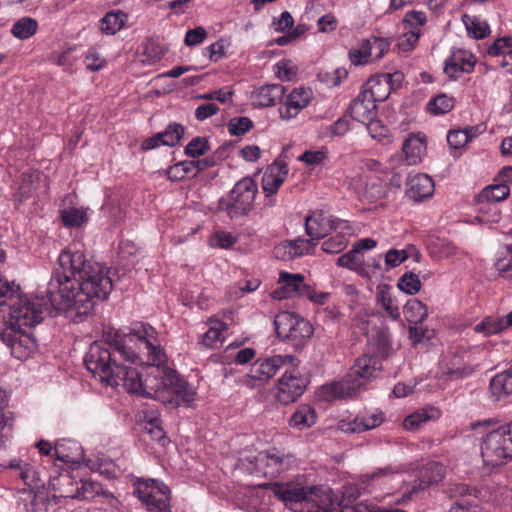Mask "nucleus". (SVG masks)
Listing matches in <instances>:
<instances>
[{
    "mask_svg": "<svg viewBox=\"0 0 512 512\" xmlns=\"http://www.w3.org/2000/svg\"><path fill=\"white\" fill-rule=\"evenodd\" d=\"M426 149L427 146L423 136L409 135L402 145L404 164L407 166L419 164L426 153Z\"/></svg>",
    "mask_w": 512,
    "mask_h": 512,
    "instance_id": "25",
    "label": "nucleus"
},
{
    "mask_svg": "<svg viewBox=\"0 0 512 512\" xmlns=\"http://www.w3.org/2000/svg\"><path fill=\"white\" fill-rule=\"evenodd\" d=\"M418 30H405L403 35L398 40V46L403 51H410L414 48L420 37Z\"/></svg>",
    "mask_w": 512,
    "mask_h": 512,
    "instance_id": "63",
    "label": "nucleus"
},
{
    "mask_svg": "<svg viewBox=\"0 0 512 512\" xmlns=\"http://www.w3.org/2000/svg\"><path fill=\"white\" fill-rule=\"evenodd\" d=\"M382 369L381 359L377 355L363 354L358 357L350 369L348 377L365 384L377 377Z\"/></svg>",
    "mask_w": 512,
    "mask_h": 512,
    "instance_id": "16",
    "label": "nucleus"
},
{
    "mask_svg": "<svg viewBox=\"0 0 512 512\" xmlns=\"http://www.w3.org/2000/svg\"><path fill=\"white\" fill-rule=\"evenodd\" d=\"M128 20V15L121 11H111L101 19V31L107 35H114L120 31Z\"/></svg>",
    "mask_w": 512,
    "mask_h": 512,
    "instance_id": "34",
    "label": "nucleus"
},
{
    "mask_svg": "<svg viewBox=\"0 0 512 512\" xmlns=\"http://www.w3.org/2000/svg\"><path fill=\"white\" fill-rule=\"evenodd\" d=\"M133 494L149 512H171L170 489L157 479L138 478Z\"/></svg>",
    "mask_w": 512,
    "mask_h": 512,
    "instance_id": "5",
    "label": "nucleus"
},
{
    "mask_svg": "<svg viewBox=\"0 0 512 512\" xmlns=\"http://www.w3.org/2000/svg\"><path fill=\"white\" fill-rule=\"evenodd\" d=\"M395 477V472L391 468H380L377 471L364 476L363 483L376 482L378 485L386 484L389 480Z\"/></svg>",
    "mask_w": 512,
    "mask_h": 512,
    "instance_id": "61",
    "label": "nucleus"
},
{
    "mask_svg": "<svg viewBox=\"0 0 512 512\" xmlns=\"http://www.w3.org/2000/svg\"><path fill=\"white\" fill-rule=\"evenodd\" d=\"M19 291V286L15 284L14 281H9L2 275H0V298H5L4 301L0 303V312L6 313L7 302L12 301L11 298H17Z\"/></svg>",
    "mask_w": 512,
    "mask_h": 512,
    "instance_id": "45",
    "label": "nucleus"
},
{
    "mask_svg": "<svg viewBox=\"0 0 512 512\" xmlns=\"http://www.w3.org/2000/svg\"><path fill=\"white\" fill-rule=\"evenodd\" d=\"M376 108L377 106L373 103V100L361 90L357 97L351 101L349 114L357 122L365 124L367 129L371 131L374 126H379V121L376 120Z\"/></svg>",
    "mask_w": 512,
    "mask_h": 512,
    "instance_id": "14",
    "label": "nucleus"
},
{
    "mask_svg": "<svg viewBox=\"0 0 512 512\" xmlns=\"http://www.w3.org/2000/svg\"><path fill=\"white\" fill-rule=\"evenodd\" d=\"M8 396L6 391L0 387V442L8 439L14 424L13 413L8 409Z\"/></svg>",
    "mask_w": 512,
    "mask_h": 512,
    "instance_id": "32",
    "label": "nucleus"
},
{
    "mask_svg": "<svg viewBox=\"0 0 512 512\" xmlns=\"http://www.w3.org/2000/svg\"><path fill=\"white\" fill-rule=\"evenodd\" d=\"M233 95L234 90L229 86H224L218 90L200 94L197 96V98L208 101L216 100L222 104H227L232 102Z\"/></svg>",
    "mask_w": 512,
    "mask_h": 512,
    "instance_id": "53",
    "label": "nucleus"
},
{
    "mask_svg": "<svg viewBox=\"0 0 512 512\" xmlns=\"http://www.w3.org/2000/svg\"><path fill=\"white\" fill-rule=\"evenodd\" d=\"M403 80L404 75L400 71L377 74L370 77L361 90L376 104L385 101L393 90L401 86Z\"/></svg>",
    "mask_w": 512,
    "mask_h": 512,
    "instance_id": "10",
    "label": "nucleus"
},
{
    "mask_svg": "<svg viewBox=\"0 0 512 512\" xmlns=\"http://www.w3.org/2000/svg\"><path fill=\"white\" fill-rule=\"evenodd\" d=\"M426 23V15L422 11H409L403 18L404 30H418Z\"/></svg>",
    "mask_w": 512,
    "mask_h": 512,
    "instance_id": "57",
    "label": "nucleus"
},
{
    "mask_svg": "<svg viewBox=\"0 0 512 512\" xmlns=\"http://www.w3.org/2000/svg\"><path fill=\"white\" fill-rule=\"evenodd\" d=\"M397 287L409 295H414L421 289V281L417 274L404 273L398 280Z\"/></svg>",
    "mask_w": 512,
    "mask_h": 512,
    "instance_id": "48",
    "label": "nucleus"
},
{
    "mask_svg": "<svg viewBox=\"0 0 512 512\" xmlns=\"http://www.w3.org/2000/svg\"><path fill=\"white\" fill-rule=\"evenodd\" d=\"M7 302L6 313H3L2 325L21 328H32L43 320L45 302L43 298L33 295H19Z\"/></svg>",
    "mask_w": 512,
    "mask_h": 512,
    "instance_id": "3",
    "label": "nucleus"
},
{
    "mask_svg": "<svg viewBox=\"0 0 512 512\" xmlns=\"http://www.w3.org/2000/svg\"><path fill=\"white\" fill-rule=\"evenodd\" d=\"M333 229V220L323 210H315L305 219L306 234L317 243Z\"/></svg>",
    "mask_w": 512,
    "mask_h": 512,
    "instance_id": "21",
    "label": "nucleus"
},
{
    "mask_svg": "<svg viewBox=\"0 0 512 512\" xmlns=\"http://www.w3.org/2000/svg\"><path fill=\"white\" fill-rule=\"evenodd\" d=\"M362 45L368 54L370 62H374L381 59L388 52L390 41L384 38L371 37L365 39Z\"/></svg>",
    "mask_w": 512,
    "mask_h": 512,
    "instance_id": "37",
    "label": "nucleus"
},
{
    "mask_svg": "<svg viewBox=\"0 0 512 512\" xmlns=\"http://www.w3.org/2000/svg\"><path fill=\"white\" fill-rule=\"evenodd\" d=\"M295 463L292 455L284 454L276 448L261 451L256 456V465L263 469L266 477H277Z\"/></svg>",
    "mask_w": 512,
    "mask_h": 512,
    "instance_id": "11",
    "label": "nucleus"
},
{
    "mask_svg": "<svg viewBox=\"0 0 512 512\" xmlns=\"http://www.w3.org/2000/svg\"><path fill=\"white\" fill-rule=\"evenodd\" d=\"M334 501L328 487H308L301 512H332Z\"/></svg>",
    "mask_w": 512,
    "mask_h": 512,
    "instance_id": "15",
    "label": "nucleus"
},
{
    "mask_svg": "<svg viewBox=\"0 0 512 512\" xmlns=\"http://www.w3.org/2000/svg\"><path fill=\"white\" fill-rule=\"evenodd\" d=\"M20 478L30 489H39L43 486L39 474L29 464H24L23 469L20 471Z\"/></svg>",
    "mask_w": 512,
    "mask_h": 512,
    "instance_id": "60",
    "label": "nucleus"
},
{
    "mask_svg": "<svg viewBox=\"0 0 512 512\" xmlns=\"http://www.w3.org/2000/svg\"><path fill=\"white\" fill-rule=\"evenodd\" d=\"M63 443H57L54 448H52L51 444L47 441L41 440L39 443H37V447L39 449V452L42 455H50L52 450H54V454L56 455L57 459H59L62 462L69 463L73 461V458L63 451Z\"/></svg>",
    "mask_w": 512,
    "mask_h": 512,
    "instance_id": "56",
    "label": "nucleus"
},
{
    "mask_svg": "<svg viewBox=\"0 0 512 512\" xmlns=\"http://www.w3.org/2000/svg\"><path fill=\"white\" fill-rule=\"evenodd\" d=\"M489 391L494 401L512 395V368L496 374L489 383Z\"/></svg>",
    "mask_w": 512,
    "mask_h": 512,
    "instance_id": "28",
    "label": "nucleus"
},
{
    "mask_svg": "<svg viewBox=\"0 0 512 512\" xmlns=\"http://www.w3.org/2000/svg\"><path fill=\"white\" fill-rule=\"evenodd\" d=\"M403 312L406 320L413 325L421 324L428 316L427 307L416 298L407 301Z\"/></svg>",
    "mask_w": 512,
    "mask_h": 512,
    "instance_id": "35",
    "label": "nucleus"
},
{
    "mask_svg": "<svg viewBox=\"0 0 512 512\" xmlns=\"http://www.w3.org/2000/svg\"><path fill=\"white\" fill-rule=\"evenodd\" d=\"M184 127L178 123L169 124L164 131H161L163 145L173 147L179 143L184 134Z\"/></svg>",
    "mask_w": 512,
    "mask_h": 512,
    "instance_id": "51",
    "label": "nucleus"
},
{
    "mask_svg": "<svg viewBox=\"0 0 512 512\" xmlns=\"http://www.w3.org/2000/svg\"><path fill=\"white\" fill-rule=\"evenodd\" d=\"M58 264L47 288L51 306L72 318L91 315L113 289L107 269L71 248L60 253Z\"/></svg>",
    "mask_w": 512,
    "mask_h": 512,
    "instance_id": "2",
    "label": "nucleus"
},
{
    "mask_svg": "<svg viewBox=\"0 0 512 512\" xmlns=\"http://www.w3.org/2000/svg\"><path fill=\"white\" fill-rule=\"evenodd\" d=\"M270 487L273 494L286 506L295 511H302L308 487L287 488L279 483L270 485Z\"/></svg>",
    "mask_w": 512,
    "mask_h": 512,
    "instance_id": "24",
    "label": "nucleus"
},
{
    "mask_svg": "<svg viewBox=\"0 0 512 512\" xmlns=\"http://www.w3.org/2000/svg\"><path fill=\"white\" fill-rule=\"evenodd\" d=\"M476 64L475 56L463 49L454 50L445 60L444 72L450 79H458L463 73H472Z\"/></svg>",
    "mask_w": 512,
    "mask_h": 512,
    "instance_id": "17",
    "label": "nucleus"
},
{
    "mask_svg": "<svg viewBox=\"0 0 512 512\" xmlns=\"http://www.w3.org/2000/svg\"><path fill=\"white\" fill-rule=\"evenodd\" d=\"M445 468L438 462H429L421 468L418 474L420 488H425L432 484H437L443 480Z\"/></svg>",
    "mask_w": 512,
    "mask_h": 512,
    "instance_id": "33",
    "label": "nucleus"
},
{
    "mask_svg": "<svg viewBox=\"0 0 512 512\" xmlns=\"http://www.w3.org/2000/svg\"><path fill=\"white\" fill-rule=\"evenodd\" d=\"M454 107L453 97H449L446 94H440L432 98L428 103V109L433 114H445L448 113Z\"/></svg>",
    "mask_w": 512,
    "mask_h": 512,
    "instance_id": "50",
    "label": "nucleus"
},
{
    "mask_svg": "<svg viewBox=\"0 0 512 512\" xmlns=\"http://www.w3.org/2000/svg\"><path fill=\"white\" fill-rule=\"evenodd\" d=\"M441 370L451 379L466 377L473 372V369L470 366L465 365L458 357L453 358L447 363H443Z\"/></svg>",
    "mask_w": 512,
    "mask_h": 512,
    "instance_id": "40",
    "label": "nucleus"
},
{
    "mask_svg": "<svg viewBox=\"0 0 512 512\" xmlns=\"http://www.w3.org/2000/svg\"><path fill=\"white\" fill-rule=\"evenodd\" d=\"M362 389V382L347 376L339 381L322 385L318 391V396L320 399L330 402L354 397L360 393Z\"/></svg>",
    "mask_w": 512,
    "mask_h": 512,
    "instance_id": "13",
    "label": "nucleus"
},
{
    "mask_svg": "<svg viewBox=\"0 0 512 512\" xmlns=\"http://www.w3.org/2000/svg\"><path fill=\"white\" fill-rule=\"evenodd\" d=\"M87 466L91 469V471L97 472L108 479L113 478L116 475L114 464L104 459L98 458L96 460H89Z\"/></svg>",
    "mask_w": 512,
    "mask_h": 512,
    "instance_id": "58",
    "label": "nucleus"
},
{
    "mask_svg": "<svg viewBox=\"0 0 512 512\" xmlns=\"http://www.w3.org/2000/svg\"><path fill=\"white\" fill-rule=\"evenodd\" d=\"M383 421L384 414L380 411L364 413L358 415L351 423H349L345 431L351 433H361L380 426Z\"/></svg>",
    "mask_w": 512,
    "mask_h": 512,
    "instance_id": "29",
    "label": "nucleus"
},
{
    "mask_svg": "<svg viewBox=\"0 0 512 512\" xmlns=\"http://www.w3.org/2000/svg\"><path fill=\"white\" fill-rule=\"evenodd\" d=\"M274 325L278 338L296 347L304 344L313 334V327L307 320L288 311L278 313Z\"/></svg>",
    "mask_w": 512,
    "mask_h": 512,
    "instance_id": "7",
    "label": "nucleus"
},
{
    "mask_svg": "<svg viewBox=\"0 0 512 512\" xmlns=\"http://www.w3.org/2000/svg\"><path fill=\"white\" fill-rule=\"evenodd\" d=\"M101 491L102 486L98 482L92 480H82L81 486L77 488L75 494H66L63 496L76 499H90L97 495H100Z\"/></svg>",
    "mask_w": 512,
    "mask_h": 512,
    "instance_id": "44",
    "label": "nucleus"
},
{
    "mask_svg": "<svg viewBox=\"0 0 512 512\" xmlns=\"http://www.w3.org/2000/svg\"><path fill=\"white\" fill-rule=\"evenodd\" d=\"M307 381L298 372H285L276 385L275 396L279 403L288 405L295 402L305 391Z\"/></svg>",
    "mask_w": 512,
    "mask_h": 512,
    "instance_id": "12",
    "label": "nucleus"
},
{
    "mask_svg": "<svg viewBox=\"0 0 512 512\" xmlns=\"http://www.w3.org/2000/svg\"><path fill=\"white\" fill-rule=\"evenodd\" d=\"M312 99V91L309 88H295L287 96L284 106L279 108L280 117L290 120L296 117L301 110L308 106Z\"/></svg>",
    "mask_w": 512,
    "mask_h": 512,
    "instance_id": "20",
    "label": "nucleus"
},
{
    "mask_svg": "<svg viewBox=\"0 0 512 512\" xmlns=\"http://www.w3.org/2000/svg\"><path fill=\"white\" fill-rule=\"evenodd\" d=\"M495 268L500 277L512 279V245H505L500 248Z\"/></svg>",
    "mask_w": 512,
    "mask_h": 512,
    "instance_id": "39",
    "label": "nucleus"
},
{
    "mask_svg": "<svg viewBox=\"0 0 512 512\" xmlns=\"http://www.w3.org/2000/svg\"><path fill=\"white\" fill-rule=\"evenodd\" d=\"M208 149V140L204 137L197 136L187 144L185 153L191 158H196L205 154Z\"/></svg>",
    "mask_w": 512,
    "mask_h": 512,
    "instance_id": "59",
    "label": "nucleus"
},
{
    "mask_svg": "<svg viewBox=\"0 0 512 512\" xmlns=\"http://www.w3.org/2000/svg\"><path fill=\"white\" fill-rule=\"evenodd\" d=\"M440 415V410L437 408L426 407L408 415L403 421V427L407 430H416L423 423L438 419Z\"/></svg>",
    "mask_w": 512,
    "mask_h": 512,
    "instance_id": "31",
    "label": "nucleus"
},
{
    "mask_svg": "<svg viewBox=\"0 0 512 512\" xmlns=\"http://www.w3.org/2000/svg\"><path fill=\"white\" fill-rule=\"evenodd\" d=\"M61 220L66 227H81L88 221L86 210L72 207L61 211Z\"/></svg>",
    "mask_w": 512,
    "mask_h": 512,
    "instance_id": "41",
    "label": "nucleus"
},
{
    "mask_svg": "<svg viewBox=\"0 0 512 512\" xmlns=\"http://www.w3.org/2000/svg\"><path fill=\"white\" fill-rule=\"evenodd\" d=\"M285 94L281 84H267L256 88L251 94L252 104L256 107H270L280 101Z\"/></svg>",
    "mask_w": 512,
    "mask_h": 512,
    "instance_id": "23",
    "label": "nucleus"
},
{
    "mask_svg": "<svg viewBox=\"0 0 512 512\" xmlns=\"http://www.w3.org/2000/svg\"><path fill=\"white\" fill-rule=\"evenodd\" d=\"M23 494L26 495L25 500L29 501L28 504H25L27 512H38L45 506L47 500L45 491L30 489L29 491L24 490Z\"/></svg>",
    "mask_w": 512,
    "mask_h": 512,
    "instance_id": "46",
    "label": "nucleus"
},
{
    "mask_svg": "<svg viewBox=\"0 0 512 512\" xmlns=\"http://www.w3.org/2000/svg\"><path fill=\"white\" fill-rule=\"evenodd\" d=\"M257 193V185L250 177L239 180L230 191L226 200H220L219 208L225 211L230 219L247 215L253 207Z\"/></svg>",
    "mask_w": 512,
    "mask_h": 512,
    "instance_id": "6",
    "label": "nucleus"
},
{
    "mask_svg": "<svg viewBox=\"0 0 512 512\" xmlns=\"http://www.w3.org/2000/svg\"><path fill=\"white\" fill-rule=\"evenodd\" d=\"M0 339L11 355L21 361L29 359L38 349L35 338L25 328L0 324Z\"/></svg>",
    "mask_w": 512,
    "mask_h": 512,
    "instance_id": "8",
    "label": "nucleus"
},
{
    "mask_svg": "<svg viewBox=\"0 0 512 512\" xmlns=\"http://www.w3.org/2000/svg\"><path fill=\"white\" fill-rule=\"evenodd\" d=\"M481 456L489 467H498L512 461V439L507 426L488 432L481 441Z\"/></svg>",
    "mask_w": 512,
    "mask_h": 512,
    "instance_id": "4",
    "label": "nucleus"
},
{
    "mask_svg": "<svg viewBox=\"0 0 512 512\" xmlns=\"http://www.w3.org/2000/svg\"><path fill=\"white\" fill-rule=\"evenodd\" d=\"M327 159V150H308L297 157L298 161L304 162L308 167L314 168Z\"/></svg>",
    "mask_w": 512,
    "mask_h": 512,
    "instance_id": "55",
    "label": "nucleus"
},
{
    "mask_svg": "<svg viewBox=\"0 0 512 512\" xmlns=\"http://www.w3.org/2000/svg\"><path fill=\"white\" fill-rule=\"evenodd\" d=\"M295 360L292 355H274L268 358L257 359L250 368V372L240 379L243 385L254 388L271 379L285 364H292Z\"/></svg>",
    "mask_w": 512,
    "mask_h": 512,
    "instance_id": "9",
    "label": "nucleus"
},
{
    "mask_svg": "<svg viewBox=\"0 0 512 512\" xmlns=\"http://www.w3.org/2000/svg\"><path fill=\"white\" fill-rule=\"evenodd\" d=\"M510 194V188L506 184H493L485 187L479 195V203H497L505 200Z\"/></svg>",
    "mask_w": 512,
    "mask_h": 512,
    "instance_id": "36",
    "label": "nucleus"
},
{
    "mask_svg": "<svg viewBox=\"0 0 512 512\" xmlns=\"http://www.w3.org/2000/svg\"><path fill=\"white\" fill-rule=\"evenodd\" d=\"M38 30V23L30 17L18 19L11 27V34L20 40L32 37Z\"/></svg>",
    "mask_w": 512,
    "mask_h": 512,
    "instance_id": "38",
    "label": "nucleus"
},
{
    "mask_svg": "<svg viewBox=\"0 0 512 512\" xmlns=\"http://www.w3.org/2000/svg\"><path fill=\"white\" fill-rule=\"evenodd\" d=\"M289 168L283 161L269 165L262 177V188L267 197L274 195L286 180Z\"/></svg>",
    "mask_w": 512,
    "mask_h": 512,
    "instance_id": "22",
    "label": "nucleus"
},
{
    "mask_svg": "<svg viewBox=\"0 0 512 512\" xmlns=\"http://www.w3.org/2000/svg\"><path fill=\"white\" fill-rule=\"evenodd\" d=\"M210 328L204 333L202 342L206 347L213 348L223 341V332L227 326L221 321H211Z\"/></svg>",
    "mask_w": 512,
    "mask_h": 512,
    "instance_id": "43",
    "label": "nucleus"
},
{
    "mask_svg": "<svg viewBox=\"0 0 512 512\" xmlns=\"http://www.w3.org/2000/svg\"><path fill=\"white\" fill-rule=\"evenodd\" d=\"M337 265L352 271H359L363 267V258L357 250L352 247L350 251L337 259Z\"/></svg>",
    "mask_w": 512,
    "mask_h": 512,
    "instance_id": "49",
    "label": "nucleus"
},
{
    "mask_svg": "<svg viewBox=\"0 0 512 512\" xmlns=\"http://www.w3.org/2000/svg\"><path fill=\"white\" fill-rule=\"evenodd\" d=\"M253 127V122L248 117H235L229 120L227 124L228 132L233 136H241L247 133Z\"/></svg>",
    "mask_w": 512,
    "mask_h": 512,
    "instance_id": "54",
    "label": "nucleus"
},
{
    "mask_svg": "<svg viewBox=\"0 0 512 512\" xmlns=\"http://www.w3.org/2000/svg\"><path fill=\"white\" fill-rule=\"evenodd\" d=\"M279 283L281 287L272 292V297L279 300L293 296L303 297L308 287L304 282V276L299 273L290 274L282 271L279 274Z\"/></svg>",
    "mask_w": 512,
    "mask_h": 512,
    "instance_id": "18",
    "label": "nucleus"
},
{
    "mask_svg": "<svg viewBox=\"0 0 512 512\" xmlns=\"http://www.w3.org/2000/svg\"><path fill=\"white\" fill-rule=\"evenodd\" d=\"M376 303L385 311L386 315L393 321H397L401 317L400 308L396 298L391 293V286L380 284L376 288Z\"/></svg>",
    "mask_w": 512,
    "mask_h": 512,
    "instance_id": "26",
    "label": "nucleus"
},
{
    "mask_svg": "<svg viewBox=\"0 0 512 512\" xmlns=\"http://www.w3.org/2000/svg\"><path fill=\"white\" fill-rule=\"evenodd\" d=\"M157 422L158 420L156 418L149 419L148 421L145 422L144 428L151 435V438L153 440H156L159 443H161L162 446H165L169 442V440L165 436L163 429L158 425Z\"/></svg>",
    "mask_w": 512,
    "mask_h": 512,
    "instance_id": "62",
    "label": "nucleus"
},
{
    "mask_svg": "<svg viewBox=\"0 0 512 512\" xmlns=\"http://www.w3.org/2000/svg\"><path fill=\"white\" fill-rule=\"evenodd\" d=\"M463 21L468 33L475 39H483L490 32L489 26L486 22H482L474 17L465 15L463 17Z\"/></svg>",
    "mask_w": 512,
    "mask_h": 512,
    "instance_id": "47",
    "label": "nucleus"
},
{
    "mask_svg": "<svg viewBox=\"0 0 512 512\" xmlns=\"http://www.w3.org/2000/svg\"><path fill=\"white\" fill-rule=\"evenodd\" d=\"M347 244L346 236L338 233L322 243V250L327 254H338L347 247Z\"/></svg>",
    "mask_w": 512,
    "mask_h": 512,
    "instance_id": "52",
    "label": "nucleus"
},
{
    "mask_svg": "<svg viewBox=\"0 0 512 512\" xmlns=\"http://www.w3.org/2000/svg\"><path fill=\"white\" fill-rule=\"evenodd\" d=\"M315 245L316 243L311 238H297L276 247L275 254L277 257H280V253L283 252L281 257L286 258L287 256L288 259H294L309 254L311 248Z\"/></svg>",
    "mask_w": 512,
    "mask_h": 512,
    "instance_id": "27",
    "label": "nucleus"
},
{
    "mask_svg": "<svg viewBox=\"0 0 512 512\" xmlns=\"http://www.w3.org/2000/svg\"><path fill=\"white\" fill-rule=\"evenodd\" d=\"M505 329L504 319L486 316L480 323L474 327L475 332L483 333L485 336L497 334Z\"/></svg>",
    "mask_w": 512,
    "mask_h": 512,
    "instance_id": "42",
    "label": "nucleus"
},
{
    "mask_svg": "<svg viewBox=\"0 0 512 512\" xmlns=\"http://www.w3.org/2000/svg\"><path fill=\"white\" fill-rule=\"evenodd\" d=\"M316 419L314 408L309 405H300L290 417L289 424L294 429L304 430L314 425Z\"/></svg>",
    "mask_w": 512,
    "mask_h": 512,
    "instance_id": "30",
    "label": "nucleus"
},
{
    "mask_svg": "<svg viewBox=\"0 0 512 512\" xmlns=\"http://www.w3.org/2000/svg\"><path fill=\"white\" fill-rule=\"evenodd\" d=\"M433 179L425 173L410 174L406 183V196L414 202H422L434 194Z\"/></svg>",
    "mask_w": 512,
    "mask_h": 512,
    "instance_id": "19",
    "label": "nucleus"
},
{
    "mask_svg": "<svg viewBox=\"0 0 512 512\" xmlns=\"http://www.w3.org/2000/svg\"><path fill=\"white\" fill-rule=\"evenodd\" d=\"M211 241H212V245L219 247V248L227 249L236 243L237 238L229 232L221 231V232L215 233L213 235Z\"/></svg>",
    "mask_w": 512,
    "mask_h": 512,
    "instance_id": "64",
    "label": "nucleus"
},
{
    "mask_svg": "<svg viewBox=\"0 0 512 512\" xmlns=\"http://www.w3.org/2000/svg\"><path fill=\"white\" fill-rule=\"evenodd\" d=\"M84 363L99 381L171 408L190 406L197 395L191 384L166 366L159 334L147 323L137 322L128 332L105 327L101 340L90 345Z\"/></svg>",
    "mask_w": 512,
    "mask_h": 512,
    "instance_id": "1",
    "label": "nucleus"
}]
</instances>
